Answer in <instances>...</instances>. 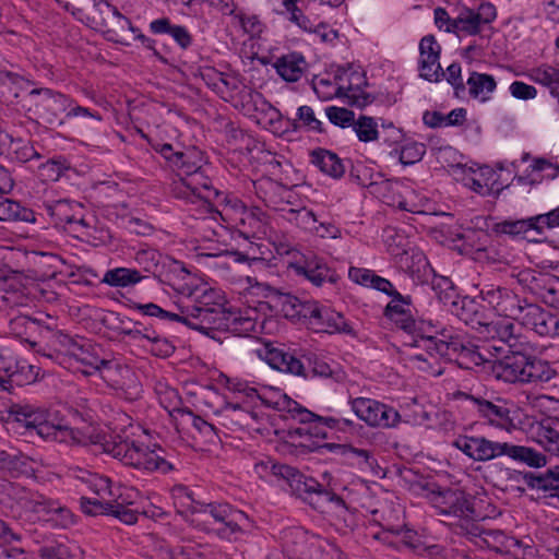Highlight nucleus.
I'll use <instances>...</instances> for the list:
<instances>
[{
  "label": "nucleus",
  "mask_w": 559,
  "mask_h": 559,
  "mask_svg": "<svg viewBox=\"0 0 559 559\" xmlns=\"http://www.w3.org/2000/svg\"><path fill=\"white\" fill-rule=\"evenodd\" d=\"M147 141L175 173L176 178L170 185L171 195L187 204L197 205L200 217L218 213L214 207V201L221 197V192L213 186L209 176L204 152L197 146L176 150L170 143H160L152 139Z\"/></svg>",
  "instance_id": "1"
},
{
  "label": "nucleus",
  "mask_w": 559,
  "mask_h": 559,
  "mask_svg": "<svg viewBox=\"0 0 559 559\" xmlns=\"http://www.w3.org/2000/svg\"><path fill=\"white\" fill-rule=\"evenodd\" d=\"M174 288L188 300L180 305L182 324L213 340H219V330L227 326L226 316L229 312L224 293L200 283L198 277L189 273L183 281L176 282Z\"/></svg>",
  "instance_id": "2"
},
{
  "label": "nucleus",
  "mask_w": 559,
  "mask_h": 559,
  "mask_svg": "<svg viewBox=\"0 0 559 559\" xmlns=\"http://www.w3.org/2000/svg\"><path fill=\"white\" fill-rule=\"evenodd\" d=\"M105 450L123 465L146 473L168 474L176 469L166 451L150 442V432L139 424H130L123 436H117Z\"/></svg>",
  "instance_id": "3"
},
{
  "label": "nucleus",
  "mask_w": 559,
  "mask_h": 559,
  "mask_svg": "<svg viewBox=\"0 0 559 559\" xmlns=\"http://www.w3.org/2000/svg\"><path fill=\"white\" fill-rule=\"evenodd\" d=\"M62 353L68 359L69 368L84 376L99 372L100 377L114 389L126 391L136 389L134 372L128 366H121L114 360L100 358L93 353L92 345L85 340L80 341L62 335L60 341Z\"/></svg>",
  "instance_id": "4"
},
{
  "label": "nucleus",
  "mask_w": 559,
  "mask_h": 559,
  "mask_svg": "<svg viewBox=\"0 0 559 559\" xmlns=\"http://www.w3.org/2000/svg\"><path fill=\"white\" fill-rule=\"evenodd\" d=\"M272 473L284 478L292 493L318 512H328L329 508L337 515H344L349 510L346 501L335 492L329 472L322 473L323 483L286 464H273Z\"/></svg>",
  "instance_id": "5"
},
{
  "label": "nucleus",
  "mask_w": 559,
  "mask_h": 559,
  "mask_svg": "<svg viewBox=\"0 0 559 559\" xmlns=\"http://www.w3.org/2000/svg\"><path fill=\"white\" fill-rule=\"evenodd\" d=\"M421 342L429 357L456 362L463 369H473L485 362H491L488 346L476 344L467 333L459 332L453 328H442L439 336L423 335Z\"/></svg>",
  "instance_id": "6"
},
{
  "label": "nucleus",
  "mask_w": 559,
  "mask_h": 559,
  "mask_svg": "<svg viewBox=\"0 0 559 559\" xmlns=\"http://www.w3.org/2000/svg\"><path fill=\"white\" fill-rule=\"evenodd\" d=\"M245 112L255 119L257 123L275 134H284L290 129L297 130L295 120L284 119L281 111L264 96L252 88H245Z\"/></svg>",
  "instance_id": "7"
},
{
  "label": "nucleus",
  "mask_w": 559,
  "mask_h": 559,
  "mask_svg": "<svg viewBox=\"0 0 559 559\" xmlns=\"http://www.w3.org/2000/svg\"><path fill=\"white\" fill-rule=\"evenodd\" d=\"M173 497L176 504L179 503L182 508L189 510L192 514H201L209 516L210 520H204V525L216 526L224 518L230 503L206 501L199 489H192L185 485H176L171 489Z\"/></svg>",
  "instance_id": "8"
},
{
  "label": "nucleus",
  "mask_w": 559,
  "mask_h": 559,
  "mask_svg": "<svg viewBox=\"0 0 559 559\" xmlns=\"http://www.w3.org/2000/svg\"><path fill=\"white\" fill-rule=\"evenodd\" d=\"M43 210L57 227H63L70 233L80 236L87 235L90 227L84 216V207L81 203L68 199L44 202Z\"/></svg>",
  "instance_id": "9"
},
{
  "label": "nucleus",
  "mask_w": 559,
  "mask_h": 559,
  "mask_svg": "<svg viewBox=\"0 0 559 559\" xmlns=\"http://www.w3.org/2000/svg\"><path fill=\"white\" fill-rule=\"evenodd\" d=\"M354 414L369 427L394 428L401 421L400 413L392 406L369 397H349Z\"/></svg>",
  "instance_id": "10"
},
{
  "label": "nucleus",
  "mask_w": 559,
  "mask_h": 559,
  "mask_svg": "<svg viewBox=\"0 0 559 559\" xmlns=\"http://www.w3.org/2000/svg\"><path fill=\"white\" fill-rule=\"evenodd\" d=\"M435 508L439 514L457 520L462 526L466 523V530L479 518L474 507V498L457 489L439 493L435 499Z\"/></svg>",
  "instance_id": "11"
},
{
  "label": "nucleus",
  "mask_w": 559,
  "mask_h": 559,
  "mask_svg": "<svg viewBox=\"0 0 559 559\" xmlns=\"http://www.w3.org/2000/svg\"><path fill=\"white\" fill-rule=\"evenodd\" d=\"M269 405L278 412L288 413L292 418L297 419L301 424H316L314 426H319L320 429L321 426L337 430H346L354 427V421L347 418L316 415L286 394H278V399L275 402H270Z\"/></svg>",
  "instance_id": "12"
},
{
  "label": "nucleus",
  "mask_w": 559,
  "mask_h": 559,
  "mask_svg": "<svg viewBox=\"0 0 559 559\" xmlns=\"http://www.w3.org/2000/svg\"><path fill=\"white\" fill-rule=\"evenodd\" d=\"M289 267L316 287L335 285L340 281L336 270L324 258L313 252L301 254L299 260L289 264Z\"/></svg>",
  "instance_id": "13"
},
{
  "label": "nucleus",
  "mask_w": 559,
  "mask_h": 559,
  "mask_svg": "<svg viewBox=\"0 0 559 559\" xmlns=\"http://www.w3.org/2000/svg\"><path fill=\"white\" fill-rule=\"evenodd\" d=\"M451 445L474 462H489L502 457L504 441L478 435H457Z\"/></svg>",
  "instance_id": "14"
},
{
  "label": "nucleus",
  "mask_w": 559,
  "mask_h": 559,
  "mask_svg": "<svg viewBox=\"0 0 559 559\" xmlns=\"http://www.w3.org/2000/svg\"><path fill=\"white\" fill-rule=\"evenodd\" d=\"M255 354L274 370L298 377H308L305 365L284 344L276 342L263 343L261 347L255 349Z\"/></svg>",
  "instance_id": "15"
},
{
  "label": "nucleus",
  "mask_w": 559,
  "mask_h": 559,
  "mask_svg": "<svg viewBox=\"0 0 559 559\" xmlns=\"http://www.w3.org/2000/svg\"><path fill=\"white\" fill-rule=\"evenodd\" d=\"M479 296L498 316L516 321L527 304L526 299L521 298L512 289L492 284L484 285Z\"/></svg>",
  "instance_id": "16"
},
{
  "label": "nucleus",
  "mask_w": 559,
  "mask_h": 559,
  "mask_svg": "<svg viewBox=\"0 0 559 559\" xmlns=\"http://www.w3.org/2000/svg\"><path fill=\"white\" fill-rule=\"evenodd\" d=\"M253 189L257 198L274 211L283 212L288 205H297V193L294 189L270 177H261L253 181Z\"/></svg>",
  "instance_id": "17"
},
{
  "label": "nucleus",
  "mask_w": 559,
  "mask_h": 559,
  "mask_svg": "<svg viewBox=\"0 0 559 559\" xmlns=\"http://www.w3.org/2000/svg\"><path fill=\"white\" fill-rule=\"evenodd\" d=\"M235 228L237 236L245 241H255L259 235L265 234L269 222L267 214L258 206H246L242 202L236 201Z\"/></svg>",
  "instance_id": "18"
},
{
  "label": "nucleus",
  "mask_w": 559,
  "mask_h": 559,
  "mask_svg": "<svg viewBox=\"0 0 559 559\" xmlns=\"http://www.w3.org/2000/svg\"><path fill=\"white\" fill-rule=\"evenodd\" d=\"M7 413L8 421H15L27 430H34L39 437L51 419V414L45 406L26 401L11 403Z\"/></svg>",
  "instance_id": "19"
},
{
  "label": "nucleus",
  "mask_w": 559,
  "mask_h": 559,
  "mask_svg": "<svg viewBox=\"0 0 559 559\" xmlns=\"http://www.w3.org/2000/svg\"><path fill=\"white\" fill-rule=\"evenodd\" d=\"M518 321L539 336H559V317L536 304L527 302Z\"/></svg>",
  "instance_id": "20"
},
{
  "label": "nucleus",
  "mask_w": 559,
  "mask_h": 559,
  "mask_svg": "<svg viewBox=\"0 0 559 559\" xmlns=\"http://www.w3.org/2000/svg\"><path fill=\"white\" fill-rule=\"evenodd\" d=\"M217 423L230 431H258L260 416L257 412L248 409L240 404L227 403L215 412Z\"/></svg>",
  "instance_id": "21"
},
{
  "label": "nucleus",
  "mask_w": 559,
  "mask_h": 559,
  "mask_svg": "<svg viewBox=\"0 0 559 559\" xmlns=\"http://www.w3.org/2000/svg\"><path fill=\"white\" fill-rule=\"evenodd\" d=\"M496 17V7L490 2L480 3L477 10L463 5L459 8L456 14V33L476 35L484 25L493 22Z\"/></svg>",
  "instance_id": "22"
},
{
  "label": "nucleus",
  "mask_w": 559,
  "mask_h": 559,
  "mask_svg": "<svg viewBox=\"0 0 559 559\" xmlns=\"http://www.w3.org/2000/svg\"><path fill=\"white\" fill-rule=\"evenodd\" d=\"M225 514L216 526L205 527V530L213 532L221 539L236 540L253 528V522L249 515L234 506L230 504Z\"/></svg>",
  "instance_id": "23"
},
{
  "label": "nucleus",
  "mask_w": 559,
  "mask_h": 559,
  "mask_svg": "<svg viewBox=\"0 0 559 559\" xmlns=\"http://www.w3.org/2000/svg\"><path fill=\"white\" fill-rule=\"evenodd\" d=\"M31 95H41L43 99L37 105L39 109L40 118L48 124L59 123L60 115L69 111V107L72 106V98L50 88H34L29 93Z\"/></svg>",
  "instance_id": "24"
},
{
  "label": "nucleus",
  "mask_w": 559,
  "mask_h": 559,
  "mask_svg": "<svg viewBox=\"0 0 559 559\" xmlns=\"http://www.w3.org/2000/svg\"><path fill=\"white\" fill-rule=\"evenodd\" d=\"M367 72H341L342 97L347 98V103L358 108H365L374 100V96L367 92L369 86Z\"/></svg>",
  "instance_id": "25"
},
{
  "label": "nucleus",
  "mask_w": 559,
  "mask_h": 559,
  "mask_svg": "<svg viewBox=\"0 0 559 559\" xmlns=\"http://www.w3.org/2000/svg\"><path fill=\"white\" fill-rule=\"evenodd\" d=\"M311 328L318 333L355 335L353 326L341 312L318 304Z\"/></svg>",
  "instance_id": "26"
},
{
  "label": "nucleus",
  "mask_w": 559,
  "mask_h": 559,
  "mask_svg": "<svg viewBox=\"0 0 559 559\" xmlns=\"http://www.w3.org/2000/svg\"><path fill=\"white\" fill-rule=\"evenodd\" d=\"M413 298L409 295L396 293L384 308V317L405 332L415 328Z\"/></svg>",
  "instance_id": "27"
},
{
  "label": "nucleus",
  "mask_w": 559,
  "mask_h": 559,
  "mask_svg": "<svg viewBox=\"0 0 559 559\" xmlns=\"http://www.w3.org/2000/svg\"><path fill=\"white\" fill-rule=\"evenodd\" d=\"M309 163L324 176L340 180L346 174L347 164H350V160L341 158L331 150L316 147L309 152Z\"/></svg>",
  "instance_id": "28"
},
{
  "label": "nucleus",
  "mask_w": 559,
  "mask_h": 559,
  "mask_svg": "<svg viewBox=\"0 0 559 559\" xmlns=\"http://www.w3.org/2000/svg\"><path fill=\"white\" fill-rule=\"evenodd\" d=\"M0 373L3 383L2 390L9 391L13 385L24 386L35 382L38 376V368L28 364L26 360H10L8 365L0 366Z\"/></svg>",
  "instance_id": "29"
},
{
  "label": "nucleus",
  "mask_w": 559,
  "mask_h": 559,
  "mask_svg": "<svg viewBox=\"0 0 559 559\" xmlns=\"http://www.w3.org/2000/svg\"><path fill=\"white\" fill-rule=\"evenodd\" d=\"M45 441L64 443L67 445H86L91 438L83 430L71 427L63 419L49 420L40 437Z\"/></svg>",
  "instance_id": "30"
},
{
  "label": "nucleus",
  "mask_w": 559,
  "mask_h": 559,
  "mask_svg": "<svg viewBox=\"0 0 559 559\" xmlns=\"http://www.w3.org/2000/svg\"><path fill=\"white\" fill-rule=\"evenodd\" d=\"M33 298L14 277L0 276V309L29 307Z\"/></svg>",
  "instance_id": "31"
},
{
  "label": "nucleus",
  "mask_w": 559,
  "mask_h": 559,
  "mask_svg": "<svg viewBox=\"0 0 559 559\" xmlns=\"http://www.w3.org/2000/svg\"><path fill=\"white\" fill-rule=\"evenodd\" d=\"M448 310L466 325H471L474 329L485 324L486 316L481 305L468 296L457 295L448 307Z\"/></svg>",
  "instance_id": "32"
},
{
  "label": "nucleus",
  "mask_w": 559,
  "mask_h": 559,
  "mask_svg": "<svg viewBox=\"0 0 559 559\" xmlns=\"http://www.w3.org/2000/svg\"><path fill=\"white\" fill-rule=\"evenodd\" d=\"M480 328H484V332L486 333L487 338L490 340L488 343H484L483 345L488 346L490 348L491 360L493 358H498L506 354V343L511 337V335L515 332L514 324L509 321H497V322H486Z\"/></svg>",
  "instance_id": "33"
},
{
  "label": "nucleus",
  "mask_w": 559,
  "mask_h": 559,
  "mask_svg": "<svg viewBox=\"0 0 559 559\" xmlns=\"http://www.w3.org/2000/svg\"><path fill=\"white\" fill-rule=\"evenodd\" d=\"M492 361V373L499 380L508 383H525V356L502 355Z\"/></svg>",
  "instance_id": "34"
},
{
  "label": "nucleus",
  "mask_w": 559,
  "mask_h": 559,
  "mask_svg": "<svg viewBox=\"0 0 559 559\" xmlns=\"http://www.w3.org/2000/svg\"><path fill=\"white\" fill-rule=\"evenodd\" d=\"M467 534L479 539L476 544L500 554L508 551L514 544V539L508 537L502 531L486 528L477 523L471 524Z\"/></svg>",
  "instance_id": "35"
},
{
  "label": "nucleus",
  "mask_w": 559,
  "mask_h": 559,
  "mask_svg": "<svg viewBox=\"0 0 559 559\" xmlns=\"http://www.w3.org/2000/svg\"><path fill=\"white\" fill-rule=\"evenodd\" d=\"M341 72H319L311 79V86L318 98L321 100H331L335 97H342Z\"/></svg>",
  "instance_id": "36"
},
{
  "label": "nucleus",
  "mask_w": 559,
  "mask_h": 559,
  "mask_svg": "<svg viewBox=\"0 0 559 559\" xmlns=\"http://www.w3.org/2000/svg\"><path fill=\"white\" fill-rule=\"evenodd\" d=\"M523 481L530 489L559 498V466L544 473L526 472L523 474Z\"/></svg>",
  "instance_id": "37"
},
{
  "label": "nucleus",
  "mask_w": 559,
  "mask_h": 559,
  "mask_svg": "<svg viewBox=\"0 0 559 559\" xmlns=\"http://www.w3.org/2000/svg\"><path fill=\"white\" fill-rule=\"evenodd\" d=\"M502 456L532 468H540L547 465V457L540 451L507 441H504Z\"/></svg>",
  "instance_id": "38"
},
{
  "label": "nucleus",
  "mask_w": 559,
  "mask_h": 559,
  "mask_svg": "<svg viewBox=\"0 0 559 559\" xmlns=\"http://www.w3.org/2000/svg\"><path fill=\"white\" fill-rule=\"evenodd\" d=\"M35 511L43 513L46 522L53 527H69L74 523L72 512L57 501L43 498L35 503Z\"/></svg>",
  "instance_id": "39"
},
{
  "label": "nucleus",
  "mask_w": 559,
  "mask_h": 559,
  "mask_svg": "<svg viewBox=\"0 0 559 559\" xmlns=\"http://www.w3.org/2000/svg\"><path fill=\"white\" fill-rule=\"evenodd\" d=\"M318 301L301 300L293 295H285L282 300V311L290 320H305L311 326V320L316 313Z\"/></svg>",
  "instance_id": "40"
},
{
  "label": "nucleus",
  "mask_w": 559,
  "mask_h": 559,
  "mask_svg": "<svg viewBox=\"0 0 559 559\" xmlns=\"http://www.w3.org/2000/svg\"><path fill=\"white\" fill-rule=\"evenodd\" d=\"M499 175L490 167H481L467 179L466 185L476 193L483 197L497 194L502 189L498 181Z\"/></svg>",
  "instance_id": "41"
},
{
  "label": "nucleus",
  "mask_w": 559,
  "mask_h": 559,
  "mask_svg": "<svg viewBox=\"0 0 559 559\" xmlns=\"http://www.w3.org/2000/svg\"><path fill=\"white\" fill-rule=\"evenodd\" d=\"M296 204L298 205H288L282 212V217L295 227L311 233L314 229V224L318 223L317 215L304 204L298 194Z\"/></svg>",
  "instance_id": "42"
},
{
  "label": "nucleus",
  "mask_w": 559,
  "mask_h": 559,
  "mask_svg": "<svg viewBox=\"0 0 559 559\" xmlns=\"http://www.w3.org/2000/svg\"><path fill=\"white\" fill-rule=\"evenodd\" d=\"M5 192H0V221L2 222H25L35 223V212L22 205L20 202L3 197Z\"/></svg>",
  "instance_id": "43"
},
{
  "label": "nucleus",
  "mask_w": 559,
  "mask_h": 559,
  "mask_svg": "<svg viewBox=\"0 0 559 559\" xmlns=\"http://www.w3.org/2000/svg\"><path fill=\"white\" fill-rule=\"evenodd\" d=\"M147 275H142L136 269L131 267H114L107 270L102 278V283L115 288H126L134 286Z\"/></svg>",
  "instance_id": "44"
},
{
  "label": "nucleus",
  "mask_w": 559,
  "mask_h": 559,
  "mask_svg": "<svg viewBox=\"0 0 559 559\" xmlns=\"http://www.w3.org/2000/svg\"><path fill=\"white\" fill-rule=\"evenodd\" d=\"M525 383L548 382L557 376L552 365L536 356H525Z\"/></svg>",
  "instance_id": "45"
},
{
  "label": "nucleus",
  "mask_w": 559,
  "mask_h": 559,
  "mask_svg": "<svg viewBox=\"0 0 559 559\" xmlns=\"http://www.w3.org/2000/svg\"><path fill=\"white\" fill-rule=\"evenodd\" d=\"M475 408L479 415L489 420L491 425L497 427H506L511 424L510 409L504 404H495L488 400L480 397L475 400Z\"/></svg>",
  "instance_id": "46"
},
{
  "label": "nucleus",
  "mask_w": 559,
  "mask_h": 559,
  "mask_svg": "<svg viewBox=\"0 0 559 559\" xmlns=\"http://www.w3.org/2000/svg\"><path fill=\"white\" fill-rule=\"evenodd\" d=\"M405 272L416 284L427 285L435 275L427 258L421 253H414L405 258Z\"/></svg>",
  "instance_id": "47"
},
{
  "label": "nucleus",
  "mask_w": 559,
  "mask_h": 559,
  "mask_svg": "<svg viewBox=\"0 0 559 559\" xmlns=\"http://www.w3.org/2000/svg\"><path fill=\"white\" fill-rule=\"evenodd\" d=\"M298 427H292L287 430L288 442L296 448L312 450L314 448L313 437L324 438L326 435L319 426L311 424H301Z\"/></svg>",
  "instance_id": "48"
},
{
  "label": "nucleus",
  "mask_w": 559,
  "mask_h": 559,
  "mask_svg": "<svg viewBox=\"0 0 559 559\" xmlns=\"http://www.w3.org/2000/svg\"><path fill=\"white\" fill-rule=\"evenodd\" d=\"M167 257L153 248L141 249L135 253L134 261L139 267L153 276L162 275Z\"/></svg>",
  "instance_id": "49"
},
{
  "label": "nucleus",
  "mask_w": 559,
  "mask_h": 559,
  "mask_svg": "<svg viewBox=\"0 0 559 559\" xmlns=\"http://www.w3.org/2000/svg\"><path fill=\"white\" fill-rule=\"evenodd\" d=\"M349 179L362 188H368L370 193L374 194L384 177L381 173L374 171L372 167L357 163L350 167Z\"/></svg>",
  "instance_id": "50"
},
{
  "label": "nucleus",
  "mask_w": 559,
  "mask_h": 559,
  "mask_svg": "<svg viewBox=\"0 0 559 559\" xmlns=\"http://www.w3.org/2000/svg\"><path fill=\"white\" fill-rule=\"evenodd\" d=\"M408 183L402 180L383 179L374 195L390 206L400 209Z\"/></svg>",
  "instance_id": "51"
},
{
  "label": "nucleus",
  "mask_w": 559,
  "mask_h": 559,
  "mask_svg": "<svg viewBox=\"0 0 559 559\" xmlns=\"http://www.w3.org/2000/svg\"><path fill=\"white\" fill-rule=\"evenodd\" d=\"M492 230L498 235L525 237V235L531 230H535L538 234V225H536L534 216H531L522 219H504L496 223Z\"/></svg>",
  "instance_id": "52"
},
{
  "label": "nucleus",
  "mask_w": 559,
  "mask_h": 559,
  "mask_svg": "<svg viewBox=\"0 0 559 559\" xmlns=\"http://www.w3.org/2000/svg\"><path fill=\"white\" fill-rule=\"evenodd\" d=\"M441 47L433 36H425L419 43V66L421 70H442L439 62Z\"/></svg>",
  "instance_id": "53"
},
{
  "label": "nucleus",
  "mask_w": 559,
  "mask_h": 559,
  "mask_svg": "<svg viewBox=\"0 0 559 559\" xmlns=\"http://www.w3.org/2000/svg\"><path fill=\"white\" fill-rule=\"evenodd\" d=\"M71 168L70 162L62 155L55 156L40 164L38 176L43 181H58Z\"/></svg>",
  "instance_id": "54"
},
{
  "label": "nucleus",
  "mask_w": 559,
  "mask_h": 559,
  "mask_svg": "<svg viewBox=\"0 0 559 559\" xmlns=\"http://www.w3.org/2000/svg\"><path fill=\"white\" fill-rule=\"evenodd\" d=\"M226 319L227 326L222 328L219 330V334L222 332H231L237 335H249L258 332V322L250 317L236 314L229 311Z\"/></svg>",
  "instance_id": "55"
},
{
  "label": "nucleus",
  "mask_w": 559,
  "mask_h": 559,
  "mask_svg": "<svg viewBox=\"0 0 559 559\" xmlns=\"http://www.w3.org/2000/svg\"><path fill=\"white\" fill-rule=\"evenodd\" d=\"M245 88L249 87L240 79L239 72H235V74H224L223 82H218L216 85V94L225 100L236 96L245 98Z\"/></svg>",
  "instance_id": "56"
},
{
  "label": "nucleus",
  "mask_w": 559,
  "mask_h": 559,
  "mask_svg": "<svg viewBox=\"0 0 559 559\" xmlns=\"http://www.w3.org/2000/svg\"><path fill=\"white\" fill-rule=\"evenodd\" d=\"M536 442L550 455L559 457V431L542 423L535 432Z\"/></svg>",
  "instance_id": "57"
},
{
  "label": "nucleus",
  "mask_w": 559,
  "mask_h": 559,
  "mask_svg": "<svg viewBox=\"0 0 559 559\" xmlns=\"http://www.w3.org/2000/svg\"><path fill=\"white\" fill-rule=\"evenodd\" d=\"M468 94L478 98L486 99V95L492 93L496 88V81L491 75L480 72H472L467 80Z\"/></svg>",
  "instance_id": "58"
},
{
  "label": "nucleus",
  "mask_w": 559,
  "mask_h": 559,
  "mask_svg": "<svg viewBox=\"0 0 559 559\" xmlns=\"http://www.w3.org/2000/svg\"><path fill=\"white\" fill-rule=\"evenodd\" d=\"M427 285H430L439 301L445 307H449L459 295L449 277L436 273Z\"/></svg>",
  "instance_id": "59"
},
{
  "label": "nucleus",
  "mask_w": 559,
  "mask_h": 559,
  "mask_svg": "<svg viewBox=\"0 0 559 559\" xmlns=\"http://www.w3.org/2000/svg\"><path fill=\"white\" fill-rule=\"evenodd\" d=\"M429 204V198H427L424 193L415 190L413 187L408 185L400 210L413 214H426Z\"/></svg>",
  "instance_id": "60"
},
{
  "label": "nucleus",
  "mask_w": 559,
  "mask_h": 559,
  "mask_svg": "<svg viewBox=\"0 0 559 559\" xmlns=\"http://www.w3.org/2000/svg\"><path fill=\"white\" fill-rule=\"evenodd\" d=\"M352 127L361 142L368 143L380 139L378 124L372 117L359 116L358 119L355 118V123Z\"/></svg>",
  "instance_id": "61"
},
{
  "label": "nucleus",
  "mask_w": 559,
  "mask_h": 559,
  "mask_svg": "<svg viewBox=\"0 0 559 559\" xmlns=\"http://www.w3.org/2000/svg\"><path fill=\"white\" fill-rule=\"evenodd\" d=\"M283 7L281 14L285 15L292 23L297 25L299 28L310 32L312 31L313 24L304 14V12L297 7V0H280Z\"/></svg>",
  "instance_id": "62"
},
{
  "label": "nucleus",
  "mask_w": 559,
  "mask_h": 559,
  "mask_svg": "<svg viewBox=\"0 0 559 559\" xmlns=\"http://www.w3.org/2000/svg\"><path fill=\"white\" fill-rule=\"evenodd\" d=\"M297 124V129L299 127L305 128L308 131L324 133L325 129L323 127L322 121H320L314 114L312 107L302 105L298 107L296 112V119H294Z\"/></svg>",
  "instance_id": "63"
},
{
  "label": "nucleus",
  "mask_w": 559,
  "mask_h": 559,
  "mask_svg": "<svg viewBox=\"0 0 559 559\" xmlns=\"http://www.w3.org/2000/svg\"><path fill=\"white\" fill-rule=\"evenodd\" d=\"M143 347L153 356L159 358L170 357L176 349L174 342L158 332L146 344H143Z\"/></svg>",
  "instance_id": "64"
}]
</instances>
